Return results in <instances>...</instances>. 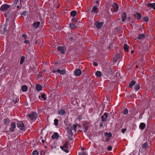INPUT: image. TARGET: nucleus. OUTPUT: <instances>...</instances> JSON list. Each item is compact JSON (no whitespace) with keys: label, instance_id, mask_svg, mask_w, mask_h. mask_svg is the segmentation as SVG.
<instances>
[{"label":"nucleus","instance_id":"nucleus-55","mask_svg":"<svg viewBox=\"0 0 155 155\" xmlns=\"http://www.w3.org/2000/svg\"><path fill=\"white\" fill-rule=\"evenodd\" d=\"M81 150L82 151H84L85 150V148L84 147H81Z\"/></svg>","mask_w":155,"mask_h":155},{"label":"nucleus","instance_id":"nucleus-11","mask_svg":"<svg viewBox=\"0 0 155 155\" xmlns=\"http://www.w3.org/2000/svg\"><path fill=\"white\" fill-rule=\"evenodd\" d=\"M103 24V22L100 23L99 21H97L95 23V25L96 26V28L99 29L102 27Z\"/></svg>","mask_w":155,"mask_h":155},{"label":"nucleus","instance_id":"nucleus-39","mask_svg":"<svg viewBox=\"0 0 155 155\" xmlns=\"http://www.w3.org/2000/svg\"><path fill=\"white\" fill-rule=\"evenodd\" d=\"M54 124L55 126H57L58 125V120L57 119H55L54 120Z\"/></svg>","mask_w":155,"mask_h":155},{"label":"nucleus","instance_id":"nucleus-9","mask_svg":"<svg viewBox=\"0 0 155 155\" xmlns=\"http://www.w3.org/2000/svg\"><path fill=\"white\" fill-rule=\"evenodd\" d=\"M82 73V71L81 69H76L74 72V75L76 76H80Z\"/></svg>","mask_w":155,"mask_h":155},{"label":"nucleus","instance_id":"nucleus-37","mask_svg":"<svg viewBox=\"0 0 155 155\" xmlns=\"http://www.w3.org/2000/svg\"><path fill=\"white\" fill-rule=\"evenodd\" d=\"M128 113V110L127 108L124 109L123 110V114L124 115L127 114Z\"/></svg>","mask_w":155,"mask_h":155},{"label":"nucleus","instance_id":"nucleus-17","mask_svg":"<svg viewBox=\"0 0 155 155\" xmlns=\"http://www.w3.org/2000/svg\"><path fill=\"white\" fill-rule=\"evenodd\" d=\"M57 72L59 73L61 75H64L66 73V71L64 69L60 70V69H58L57 70Z\"/></svg>","mask_w":155,"mask_h":155},{"label":"nucleus","instance_id":"nucleus-25","mask_svg":"<svg viewBox=\"0 0 155 155\" xmlns=\"http://www.w3.org/2000/svg\"><path fill=\"white\" fill-rule=\"evenodd\" d=\"M75 24L73 23H70V27L72 30H75L76 29L77 26L75 25Z\"/></svg>","mask_w":155,"mask_h":155},{"label":"nucleus","instance_id":"nucleus-52","mask_svg":"<svg viewBox=\"0 0 155 155\" xmlns=\"http://www.w3.org/2000/svg\"><path fill=\"white\" fill-rule=\"evenodd\" d=\"M105 140L107 142H108L110 140V138L106 137L105 139Z\"/></svg>","mask_w":155,"mask_h":155},{"label":"nucleus","instance_id":"nucleus-28","mask_svg":"<svg viewBox=\"0 0 155 155\" xmlns=\"http://www.w3.org/2000/svg\"><path fill=\"white\" fill-rule=\"evenodd\" d=\"M124 49V51L126 52H127L128 51L129 48V46L127 44H125L123 46Z\"/></svg>","mask_w":155,"mask_h":155},{"label":"nucleus","instance_id":"nucleus-44","mask_svg":"<svg viewBox=\"0 0 155 155\" xmlns=\"http://www.w3.org/2000/svg\"><path fill=\"white\" fill-rule=\"evenodd\" d=\"M112 149V147L110 146H108L107 147V150L108 151H110V150H111Z\"/></svg>","mask_w":155,"mask_h":155},{"label":"nucleus","instance_id":"nucleus-26","mask_svg":"<svg viewBox=\"0 0 155 155\" xmlns=\"http://www.w3.org/2000/svg\"><path fill=\"white\" fill-rule=\"evenodd\" d=\"M10 121L9 119L6 118L4 119V122L5 124H8L10 123Z\"/></svg>","mask_w":155,"mask_h":155},{"label":"nucleus","instance_id":"nucleus-14","mask_svg":"<svg viewBox=\"0 0 155 155\" xmlns=\"http://www.w3.org/2000/svg\"><path fill=\"white\" fill-rule=\"evenodd\" d=\"M112 7L114 11L115 12H117L119 7L117 4L116 3H114L112 5Z\"/></svg>","mask_w":155,"mask_h":155},{"label":"nucleus","instance_id":"nucleus-32","mask_svg":"<svg viewBox=\"0 0 155 155\" xmlns=\"http://www.w3.org/2000/svg\"><path fill=\"white\" fill-rule=\"evenodd\" d=\"M145 37V35L144 34H140L137 37V38L139 39H142L143 38H144Z\"/></svg>","mask_w":155,"mask_h":155},{"label":"nucleus","instance_id":"nucleus-57","mask_svg":"<svg viewBox=\"0 0 155 155\" xmlns=\"http://www.w3.org/2000/svg\"><path fill=\"white\" fill-rule=\"evenodd\" d=\"M70 39L71 41H72L73 39V37H71L70 38Z\"/></svg>","mask_w":155,"mask_h":155},{"label":"nucleus","instance_id":"nucleus-21","mask_svg":"<svg viewBox=\"0 0 155 155\" xmlns=\"http://www.w3.org/2000/svg\"><path fill=\"white\" fill-rule=\"evenodd\" d=\"M40 24V22L39 21L35 22L33 25V27L36 28L38 27Z\"/></svg>","mask_w":155,"mask_h":155},{"label":"nucleus","instance_id":"nucleus-50","mask_svg":"<svg viewBox=\"0 0 155 155\" xmlns=\"http://www.w3.org/2000/svg\"><path fill=\"white\" fill-rule=\"evenodd\" d=\"M126 130V129H122L121 130L122 132L124 133L125 132Z\"/></svg>","mask_w":155,"mask_h":155},{"label":"nucleus","instance_id":"nucleus-35","mask_svg":"<svg viewBox=\"0 0 155 155\" xmlns=\"http://www.w3.org/2000/svg\"><path fill=\"white\" fill-rule=\"evenodd\" d=\"M140 89V85L139 84H136L134 87V89L136 91H138Z\"/></svg>","mask_w":155,"mask_h":155},{"label":"nucleus","instance_id":"nucleus-2","mask_svg":"<svg viewBox=\"0 0 155 155\" xmlns=\"http://www.w3.org/2000/svg\"><path fill=\"white\" fill-rule=\"evenodd\" d=\"M27 115L32 120H35L37 117V114L35 112H32L30 114H27Z\"/></svg>","mask_w":155,"mask_h":155},{"label":"nucleus","instance_id":"nucleus-60","mask_svg":"<svg viewBox=\"0 0 155 155\" xmlns=\"http://www.w3.org/2000/svg\"><path fill=\"white\" fill-rule=\"evenodd\" d=\"M100 127H103V124H102V123H101V124L100 125Z\"/></svg>","mask_w":155,"mask_h":155},{"label":"nucleus","instance_id":"nucleus-30","mask_svg":"<svg viewBox=\"0 0 155 155\" xmlns=\"http://www.w3.org/2000/svg\"><path fill=\"white\" fill-rule=\"evenodd\" d=\"M135 81H132L129 84V88L131 87H133L134 85H135Z\"/></svg>","mask_w":155,"mask_h":155},{"label":"nucleus","instance_id":"nucleus-63","mask_svg":"<svg viewBox=\"0 0 155 155\" xmlns=\"http://www.w3.org/2000/svg\"><path fill=\"white\" fill-rule=\"evenodd\" d=\"M138 65H137L136 66V68H138Z\"/></svg>","mask_w":155,"mask_h":155},{"label":"nucleus","instance_id":"nucleus-7","mask_svg":"<svg viewBox=\"0 0 155 155\" xmlns=\"http://www.w3.org/2000/svg\"><path fill=\"white\" fill-rule=\"evenodd\" d=\"M10 6L7 4H4L2 5L0 8L1 11H4L7 10L9 8Z\"/></svg>","mask_w":155,"mask_h":155},{"label":"nucleus","instance_id":"nucleus-54","mask_svg":"<svg viewBox=\"0 0 155 155\" xmlns=\"http://www.w3.org/2000/svg\"><path fill=\"white\" fill-rule=\"evenodd\" d=\"M19 100V99L18 98L16 99V100L14 101V102L15 104H16L18 101Z\"/></svg>","mask_w":155,"mask_h":155},{"label":"nucleus","instance_id":"nucleus-12","mask_svg":"<svg viewBox=\"0 0 155 155\" xmlns=\"http://www.w3.org/2000/svg\"><path fill=\"white\" fill-rule=\"evenodd\" d=\"M98 7L94 6L93 7L91 10V12L93 13H94L95 14H97L98 13V8H97Z\"/></svg>","mask_w":155,"mask_h":155},{"label":"nucleus","instance_id":"nucleus-18","mask_svg":"<svg viewBox=\"0 0 155 155\" xmlns=\"http://www.w3.org/2000/svg\"><path fill=\"white\" fill-rule=\"evenodd\" d=\"M127 17V15L125 12H123L121 15L122 21L123 22H124L125 21Z\"/></svg>","mask_w":155,"mask_h":155},{"label":"nucleus","instance_id":"nucleus-27","mask_svg":"<svg viewBox=\"0 0 155 155\" xmlns=\"http://www.w3.org/2000/svg\"><path fill=\"white\" fill-rule=\"evenodd\" d=\"M58 113L59 115H63L65 114V112L64 110L61 109L58 111Z\"/></svg>","mask_w":155,"mask_h":155},{"label":"nucleus","instance_id":"nucleus-45","mask_svg":"<svg viewBox=\"0 0 155 155\" xmlns=\"http://www.w3.org/2000/svg\"><path fill=\"white\" fill-rule=\"evenodd\" d=\"M72 22L73 23H75V24H76V23H75V22H77L78 21L76 20H75V19H72Z\"/></svg>","mask_w":155,"mask_h":155},{"label":"nucleus","instance_id":"nucleus-64","mask_svg":"<svg viewBox=\"0 0 155 155\" xmlns=\"http://www.w3.org/2000/svg\"><path fill=\"white\" fill-rule=\"evenodd\" d=\"M19 5H18L17 6V8H19Z\"/></svg>","mask_w":155,"mask_h":155},{"label":"nucleus","instance_id":"nucleus-59","mask_svg":"<svg viewBox=\"0 0 155 155\" xmlns=\"http://www.w3.org/2000/svg\"><path fill=\"white\" fill-rule=\"evenodd\" d=\"M131 53L132 54H133L134 53V51H133V50H132L131 51Z\"/></svg>","mask_w":155,"mask_h":155},{"label":"nucleus","instance_id":"nucleus-51","mask_svg":"<svg viewBox=\"0 0 155 155\" xmlns=\"http://www.w3.org/2000/svg\"><path fill=\"white\" fill-rule=\"evenodd\" d=\"M78 119L79 120H81L82 119V116H81V115H79L78 116Z\"/></svg>","mask_w":155,"mask_h":155},{"label":"nucleus","instance_id":"nucleus-23","mask_svg":"<svg viewBox=\"0 0 155 155\" xmlns=\"http://www.w3.org/2000/svg\"><path fill=\"white\" fill-rule=\"evenodd\" d=\"M146 127V124L143 123H141L139 125V128L141 130H143Z\"/></svg>","mask_w":155,"mask_h":155},{"label":"nucleus","instance_id":"nucleus-19","mask_svg":"<svg viewBox=\"0 0 155 155\" xmlns=\"http://www.w3.org/2000/svg\"><path fill=\"white\" fill-rule=\"evenodd\" d=\"M28 89L27 86L25 85H22L21 87V89L23 92H26Z\"/></svg>","mask_w":155,"mask_h":155},{"label":"nucleus","instance_id":"nucleus-22","mask_svg":"<svg viewBox=\"0 0 155 155\" xmlns=\"http://www.w3.org/2000/svg\"><path fill=\"white\" fill-rule=\"evenodd\" d=\"M36 89L37 91H39L42 90V87L41 85L38 84L36 86Z\"/></svg>","mask_w":155,"mask_h":155},{"label":"nucleus","instance_id":"nucleus-1","mask_svg":"<svg viewBox=\"0 0 155 155\" xmlns=\"http://www.w3.org/2000/svg\"><path fill=\"white\" fill-rule=\"evenodd\" d=\"M78 125V124L76 123L72 126H70L69 127H68L67 128L68 133L69 134H74L72 132V130H73L74 132L75 133L76 131Z\"/></svg>","mask_w":155,"mask_h":155},{"label":"nucleus","instance_id":"nucleus-16","mask_svg":"<svg viewBox=\"0 0 155 155\" xmlns=\"http://www.w3.org/2000/svg\"><path fill=\"white\" fill-rule=\"evenodd\" d=\"M59 137V135L58 133L55 132L54 133L53 135L51 136V138L52 139H58Z\"/></svg>","mask_w":155,"mask_h":155},{"label":"nucleus","instance_id":"nucleus-4","mask_svg":"<svg viewBox=\"0 0 155 155\" xmlns=\"http://www.w3.org/2000/svg\"><path fill=\"white\" fill-rule=\"evenodd\" d=\"M68 141H66L65 143L63 146H61L60 148L65 152L68 153L69 152V150H68Z\"/></svg>","mask_w":155,"mask_h":155},{"label":"nucleus","instance_id":"nucleus-5","mask_svg":"<svg viewBox=\"0 0 155 155\" xmlns=\"http://www.w3.org/2000/svg\"><path fill=\"white\" fill-rule=\"evenodd\" d=\"M17 127L18 128H20V129L21 130H24L25 129V127L22 121H18L17 124Z\"/></svg>","mask_w":155,"mask_h":155},{"label":"nucleus","instance_id":"nucleus-48","mask_svg":"<svg viewBox=\"0 0 155 155\" xmlns=\"http://www.w3.org/2000/svg\"><path fill=\"white\" fill-rule=\"evenodd\" d=\"M27 13V12L26 11H24L21 14V15H26Z\"/></svg>","mask_w":155,"mask_h":155},{"label":"nucleus","instance_id":"nucleus-15","mask_svg":"<svg viewBox=\"0 0 155 155\" xmlns=\"http://www.w3.org/2000/svg\"><path fill=\"white\" fill-rule=\"evenodd\" d=\"M11 127L10 128V132H12L14 131L15 128L16 127L15 124L13 122L11 123Z\"/></svg>","mask_w":155,"mask_h":155},{"label":"nucleus","instance_id":"nucleus-8","mask_svg":"<svg viewBox=\"0 0 155 155\" xmlns=\"http://www.w3.org/2000/svg\"><path fill=\"white\" fill-rule=\"evenodd\" d=\"M108 115L107 113H104V114L102 115L101 117L102 121L104 122L107 121Z\"/></svg>","mask_w":155,"mask_h":155},{"label":"nucleus","instance_id":"nucleus-13","mask_svg":"<svg viewBox=\"0 0 155 155\" xmlns=\"http://www.w3.org/2000/svg\"><path fill=\"white\" fill-rule=\"evenodd\" d=\"M58 51H60L61 54H64L65 53L64 51V48L63 46H59L57 48Z\"/></svg>","mask_w":155,"mask_h":155},{"label":"nucleus","instance_id":"nucleus-58","mask_svg":"<svg viewBox=\"0 0 155 155\" xmlns=\"http://www.w3.org/2000/svg\"><path fill=\"white\" fill-rule=\"evenodd\" d=\"M56 72H57V71L53 70L52 71V72L54 73H55Z\"/></svg>","mask_w":155,"mask_h":155},{"label":"nucleus","instance_id":"nucleus-29","mask_svg":"<svg viewBox=\"0 0 155 155\" xmlns=\"http://www.w3.org/2000/svg\"><path fill=\"white\" fill-rule=\"evenodd\" d=\"M148 146V143L147 142L144 143L142 145V147L143 149L147 148Z\"/></svg>","mask_w":155,"mask_h":155},{"label":"nucleus","instance_id":"nucleus-20","mask_svg":"<svg viewBox=\"0 0 155 155\" xmlns=\"http://www.w3.org/2000/svg\"><path fill=\"white\" fill-rule=\"evenodd\" d=\"M147 7H151L155 10V3H149L147 5Z\"/></svg>","mask_w":155,"mask_h":155},{"label":"nucleus","instance_id":"nucleus-33","mask_svg":"<svg viewBox=\"0 0 155 155\" xmlns=\"http://www.w3.org/2000/svg\"><path fill=\"white\" fill-rule=\"evenodd\" d=\"M95 75L97 77H100L101 75V73L100 71H97L96 72Z\"/></svg>","mask_w":155,"mask_h":155},{"label":"nucleus","instance_id":"nucleus-10","mask_svg":"<svg viewBox=\"0 0 155 155\" xmlns=\"http://www.w3.org/2000/svg\"><path fill=\"white\" fill-rule=\"evenodd\" d=\"M133 15L137 20H139L141 18V14L138 12H137L135 14H134Z\"/></svg>","mask_w":155,"mask_h":155},{"label":"nucleus","instance_id":"nucleus-56","mask_svg":"<svg viewBox=\"0 0 155 155\" xmlns=\"http://www.w3.org/2000/svg\"><path fill=\"white\" fill-rule=\"evenodd\" d=\"M23 2V0H20V3L21 4Z\"/></svg>","mask_w":155,"mask_h":155},{"label":"nucleus","instance_id":"nucleus-36","mask_svg":"<svg viewBox=\"0 0 155 155\" xmlns=\"http://www.w3.org/2000/svg\"><path fill=\"white\" fill-rule=\"evenodd\" d=\"M149 20V18L147 17H145L143 18L144 21H146L147 22Z\"/></svg>","mask_w":155,"mask_h":155},{"label":"nucleus","instance_id":"nucleus-38","mask_svg":"<svg viewBox=\"0 0 155 155\" xmlns=\"http://www.w3.org/2000/svg\"><path fill=\"white\" fill-rule=\"evenodd\" d=\"M38 153L37 150H34L33 152L32 153V155H38Z\"/></svg>","mask_w":155,"mask_h":155},{"label":"nucleus","instance_id":"nucleus-43","mask_svg":"<svg viewBox=\"0 0 155 155\" xmlns=\"http://www.w3.org/2000/svg\"><path fill=\"white\" fill-rule=\"evenodd\" d=\"M45 151L44 150H42L41 152V155H45Z\"/></svg>","mask_w":155,"mask_h":155},{"label":"nucleus","instance_id":"nucleus-3","mask_svg":"<svg viewBox=\"0 0 155 155\" xmlns=\"http://www.w3.org/2000/svg\"><path fill=\"white\" fill-rule=\"evenodd\" d=\"M89 125V124L88 122L85 121L83 122L82 127L85 133H86L87 130Z\"/></svg>","mask_w":155,"mask_h":155},{"label":"nucleus","instance_id":"nucleus-47","mask_svg":"<svg viewBox=\"0 0 155 155\" xmlns=\"http://www.w3.org/2000/svg\"><path fill=\"white\" fill-rule=\"evenodd\" d=\"M24 43L26 44H29L30 43V42H29V41L26 40L24 41Z\"/></svg>","mask_w":155,"mask_h":155},{"label":"nucleus","instance_id":"nucleus-42","mask_svg":"<svg viewBox=\"0 0 155 155\" xmlns=\"http://www.w3.org/2000/svg\"><path fill=\"white\" fill-rule=\"evenodd\" d=\"M56 148V146L55 145V143H54L53 145L51 146V149H55Z\"/></svg>","mask_w":155,"mask_h":155},{"label":"nucleus","instance_id":"nucleus-46","mask_svg":"<svg viewBox=\"0 0 155 155\" xmlns=\"http://www.w3.org/2000/svg\"><path fill=\"white\" fill-rule=\"evenodd\" d=\"M22 36L24 38V39L26 40L27 39V35L26 34H23L22 35Z\"/></svg>","mask_w":155,"mask_h":155},{"label":"nucleus","instance_id":"nucleus-40","mask_svg":"<svg viewBox=\"0 0 155 155\" xmlns=\"http://www.w3.org/2000/svg\"><path fill=\"white\" fill-rule=\"evenodd\" d=\"M41 97L45 101L46 100V97L45 94H42L41 95Z\"/></svg>","mask_w":155,"mask_h":155},{"label":"nucleus","instance_id":"nucleus-61","mask_svg":"<svg viewBox=\"0 0 155 155\" xmlns=\"http://www.w3.org/2000/svg\"><path fill=\"white\" fill-rule=\"evenodd\" d=\"M41 141H42V143H45V141L44 140H42Z\"/></svg>","mask_w":155,"mask_h":155},{"label":"nucleus","instance_id":"nucleus-53","mask_svg":"<svg viewBox=\"0 0 155 155\" xmlns=\"http://www.w3.org/2000/svg\"><path fill=\"white\" fill-rule=\"evenodd\" d=\"M93 64L94 65V66H97V65H98V64L97 63H96V62L94 63Z\"/></svg>","mask_w":155,"mask_h":155},{"label":"nucleus","instance_id":"nucleus-41","mask_svg":"<svg viewBox=\"0 0 155 155\" xmlns=\"http://www.w3.org/2000/svg\"><path fill=\"white\" fill-rule=\"evenodd\" d=\"M100 0H96V3L97 5L96 6L97 7H98L99 6L100 4Z\"/></svg>","mask_w":155,"mask_h":155},{"label":"nucleus","instance_id":"nucleus-49","mask_svg":"<svg viewBox=\"0 0 155 155\" xmlns=\"http://www.w3.org/2000/svg\"><path fill=\"white\" fill-rule=\"evenodd\" d=\"M79 155H87V154L86 153L83 152L79 153Z\"/></svg>","mask_w":155,"mask_h":155},{"label":"nucleus","instance_id":"nucleus-31","mask_svg":"<svg viewBox=\"0 0 155 155\" xmlns=\"http://www.w3.org/2000/svg\"><path fill=\"white\" fill-rule=\"evenodd\" d=\"M70 14L71 16L74 17L76 15L77 12L75 11H72L71 12Z\"/></svg>","mask_w":155,"mask_h":155},{"label":"nucleus","instance_id":"nucleus-34","mask_svg":"<svg viewBox=\"0 0 155 155\" xmlns=\"http://www.w3.org/2000/svg\"><path fill=\"white\" fill-rule=\"evenodd\" d=\"M25 60V57L24 56H22L21 57V60L20 61V64H22Z\"/></svg>","mask_w":155,"mask_h":155},{"label":"nucleus","instance_id":"nucleus-6","mask_svg":"<svg viewBox=\"0 0 155 155\" xmlns=\"http://www.w3.org/2000/svg\"><path fill=\"white\" fill-rule=\"evenodd\" d=\"M120 57V55L118 53H116L115 54L113 59V62L115 63L118 61Z\"/></svg>","mask_w":155,"mask_h":155},{"label":"nucleus","instance_id":"nucleus-24","mask_svg":"<svg viewBox=\"0 0 155 155\" xmlns=\"http://www.w3.org/2000/svg\"><path fill=\"white\" fill-rule=\"evenodd\" d=\"M104 135L107 137L110 138L112 136V134L111 132L108 133L107 132H105L104 133Z\"/></svg>","mask_w":155,"mask_h":155},{"label":"nucleus","instance_id":"nucleus-62","mask_svg":"<svg viewBox=\"0 0 155 155\" xmlns=\"http://www.w3.org/2000/svg\"><path fill=\"white\" fill-rule=\"evenodd\" d=\"M15 0V2H17L18 1V0Z\"/></svg>","mask_w":155,"mask_h":155}]
</instances>
